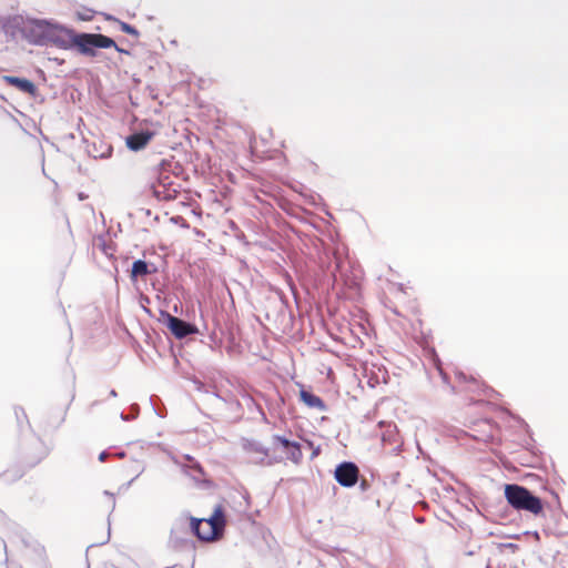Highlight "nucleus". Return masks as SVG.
Here are the masks:
<instances>
[{
    "label": "nucleus",
    "mask_w": 568,
    "mask_h": 568,
    "mask_svg": "<svg viewBox=\"0 0 568 568\" xmlns=\"http://www.w3.org/2000/svg\"><path fill=\"white\" fill-rule=\"evenodd\" d=\"M7 37L14 41L24 40L39 47H55L62 50L75 49L79 53L94 57L97 49L114 47L122 52L114 40L100 33H77L54 20L16 16L3 24Z\"/></svg>",
    "instance_id": "obj_1"
},
{
    "label": "nucleus",
    "mask_w": 568,
    "mask_h": 568,
    "mask_svg": "<svg viewBox=\"0 0 568 568\" xmlns=\"http://www.w3.org/2000/svg\"><path fill=\"white\" fill-rule=\"evenodd\" d=\"M225 514L222 505L214 508L209 518H191V529L194 535L203 541H213L222 537L225 527Z\"/></svg>",
    "instance_id": "obj_2"
},
{
    "label": "nucleus",
    "mask_w": 568,
    "mask_h": 568,
    "mask_svg": "<svg viewBox=\"0 0 568 568\" xmlns=\"http://www.w3.org/2000/svg\"><path fill=\"white\" fill-rule=\"evenodd\" d=\"M505 497L508 504L517 510H525L536 516L542 513L541 500L523 486L506 485Z\"/></svg>",
    "instance_id": "obj_3"
},
{
    "label": "nucleus",
    "mask_w": 568,
    "mask_h": 568,
    "mask_svg": "<svg viewBox=\"0 0 568 568\" xmlns=\"http://www.w3.org/2000/svg\"><path fill=\"white\" fill-rule=\"evenodd\" d=\"M334 477L343 487H353L359 477L358 467L351 462H344L335 468Z\"/></svg>",
    "instance_id": "obj_4"
},
{
    "label": "nucleus",
    "mask_w": 568,
    "mask_h": 568,
    "mask_svg": "<svg viewBox=\"0 0 568 568\" xmlns=\"http://www.w3.org/2000/svg\"><path fill=\"white\" fill-rule=\"evenodd\" d=\"M274 442L281 446L282 450L285 453L286 458L292 460L295 464H298L303 458V453L301 449V445L296 442H291L282 436H275Z\"/></svg>",
    "instance_id": "obj_5"
},
{
    "label": "nucleus",
    "mask_w": 568,
    "mask_h": 568,
    "mask_svg": "<svg viewBox=\"0 0 568 568\" xmlns=\"http://www.w3.org/2000/svg\"><path fill=\"white\" fill-rule=\"evenodd\" d=\"M169 328L178 338H183L195 331L192 325L174 316L169 318Z\"/></svg>",
    "instance_id": "obj_6"
},
{
    "label": "nucleus",
    "mask_w": 568,
    "mask_h": 568,
    "mask_svg": "<svg viewBox=\"0 0 568 568\" xmlns=\"http://www.w3.org/2000/svg\"><path fill=\"white\" fill-rule=\"evenodd\" d=\"M3 81L10 85L16 87L20 91L29 94L36 93V85L33 82H31L28 79L12 77V75H4Z\"/></svg>",
    "instance_id": "obj_7"
},
{
    "label": "nucleus",
    "mask_w": 568,
    "mask_h": 568,
    "mask_svg": "<svg viewBox=\"0 0 568 568\" xmlns=\"http://www.w3.org/2000/svg\"><path fill=\"white\" fill-rule=\"evenodd\" d=\"M300 397L302 402L311 408H317L324 410L326 408L323 399L307 390H301Z\"/></svg>",
    "instance_id": "obj_8"
},
{
    "label": "nucleus",
    "mask_w": 568,
    "mask_h": 568,
    "mask_svg": "<svg viewBox=\"0 0 568 568\" xmlns=\"http://www.w3.org/2000/svg\"><path fill=\"white\" fill-rule=\"evenodd\" d=\"M126 146L132 151H139L142 149V132H135L129 135L125 140Z\"/></svg>",
    "instance_id": "obj_9"
},
{
    "label": "nucleus",
    "mask_w": 568,
    "mask_h": 568,
    "mask_svg": "<svg viewBox=\"0 0 568 568\" xmlns=\"http://www.w3.org/2000/svg\"><path fill=\"white\" fill-rule=\"evenodd\" d=\"M94 246L100 248L103 252V254H105L106 256L113 255L114 248L111 243H106V240L104 236H98L94 240Z\"/></svg>",
    "instance_id": "obj_10"
},
{
    "label": "nucleus",
    "mask_w": 568,
    "mask_h": 568,
    "mask_svg": "<svg viewBox=\"0 0 568 568\" xmlns=\"http://www.w3.org/2000/svg\"><path fill=\"white\" fill-rule=\"evenodd\" d=\"M142 275V260H136L133 263L132 272H131V278L134 285L138 283V277Z\"/></svg>",
    "instance_id": "obj_11"
},
{
    "label": "nucleus",
    "mask_w": 568,
    "mask_h": 568,
    "mask_svg": "<svg viewBox=\"0 0 568 568\" xmlns=\"http://www.w3.org/2000/svg\"><path fill=\"white\" fill-rule=\"evenodd\" d=\"M108 19L109 20H113V18L110 17V16H108ZM114 21H115V19H114ZM116 22H118V20H116ZM119 24H120V28H121L122 31H124L126 33L134 34V36L139 34V32L133 27H131L130 24H128L125 22H120V21H119Z\"/></svg>",
    "instance_id": "obj_12"
},
{
    "label": "nucleus",
    "mask_w": 568,
    "mask_h": 568,
    "mask_svg": "<svg viewBox=\"0 0 568 568\" xmlns=\"http://www.w3.org/2000/svg\"><path fill=\"white\" fill-rule=\"evenodd\" d=\"M153 133H150L148 130H144V136H143V140H144V146L148 144V142L150 141V139L152 138Z\"/></svg>",
    "instance_id": "obj_13"
},
{
    "label": "nucleus",
    "mask_w": 568,
    "mask_h": 568,
    "mask_svg": "<svg viewBox=\"0 0 568 568\" xmlns=\"http://www.w3.org/2000/svg\"><path fill=\"white\" fill-rule=\"evenodd\" d=\"M109 456H110V453H109V452H102V453L99 455V460H100V462H104Z\"/></svg>",
    "instance_id": "obj_14"
},
{
    "label": "nucleus",
    "mask_w": 568,
    "mask_h": 568,
    "mask_svg": "<svg viewBox=\"0 0 568 568\" xmlns=\"http://www.w3.org/2000/svg\"><path fill=\"white\" fill-rule=\"evenodd\" d=\"M110 538V528L108 529L106 537L100 542L101 545L105 544Z\"/></svg>",
    "instance_id": "obj_15"
},
{
    "label": "nucleus",
    "mask_w": 568,
    "mask_h": 568,
    "mask_svg": "<svg viewBox=\"0 0 568 568\" xmlns=\"http://www.w3.org/2000/svg\"><path fill=\"white\" fill-rule=\"evenodd\" d=\"M136 298H138L139 304L142 305V293H139Z\"/></svg>",
    "instance_id": "obj_16"
},
{
    "label": "nucleus",
    "mask_w": 568,
    "mask_h": 568,
    "mask_svg": "<svg viewBox=\"0 0 568 568\" xmlns=\"http://www.w3.org/2000/svg\"><path fill=\"white\" fill-rule=\"evenodd\" d=\"M104 494H105L106 496H109V497H110V499H113V496H112L111 494H109V491H105Z\"/></svg>",
    "instance_id": "obj_17"
},
{
    "label": "nucleus",
    "mask_w": 568,
    "mask_h": 568,
    "mask_svg": "<svg viewBox=\"0 0 568 568\" xmlns=\"http://www.w3.org/2000/svg\"><path fill=\"white\" fill-rule=\"evenodd\" d=\"M143 270H144V274L148 273V267H146L145 263H144Z\"/></svg>",
    "instance_id": "obj_18"
},
{
    "label": "nucleus",
    "mask_w": 568,
    "mask_h": 568,
    "mask_svg": "<svg viewBox=\"0 0 568 568\" xmlns=\"http://www.w3.org/2000/svg\"><path fill=\"white\" fill-rule=\"evenodd\" d=\"M118 456H119V457H123V456H124V453H123V452H121V453H119V454H118Z\"/></svg>",
    "instance_id": "obj_19"
},
{
    "label": "nucleus",
    "mask_w": 568,
    "mask_h": 568,
    "mask_svg": "<svg viewBox=\"0 0 568 568\" xmlns=\"http://www.w3.org/2000/svg\"><path fill=\"white\" fill-rule=\"evenodd\" d=\"M111 395H112V396H116L115 390H112V392H111Z\"/></svg>",
    "instance_id": "obj_20"
}]
</instances>
